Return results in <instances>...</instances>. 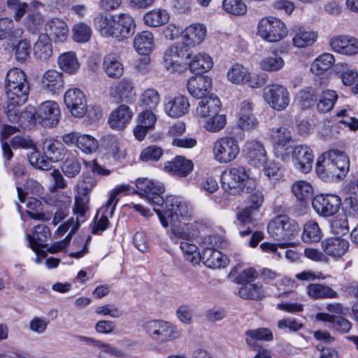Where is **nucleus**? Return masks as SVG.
Here are the masks:
<instances>
[{"label":"nucleus","mask_w":358,"mask_h":358,"mask_svg":"<svg viewBox=\"0 0 358 358\" xmlns=\"http://www.w3.org/2000/svg\"><path fill=\"white\" fill-rule=\"evenodd\" d=\"M17 190L20 201L23 202L26 194H31L38 195L41 194L43 192V187L38 181L29 178L25 181L24 189L20 187H17Z\"/></svg>","instance_id":"nucleus-54"},{"label":"nucleus","mask_w":358,"mask_h":358,"mask_svg":"<svg viewBox=\"0 0 358 358\" xmlns=\"http://www.w3.org/2000/svg\"><path fill=\"white\" fill-rule=\"evenodd\" d=\"M346 215L338 214L333 218L331 223V231L334 235L341 237L349 231L348 221Z\"/></svg>","instance_id":"nucleus-50"},{"label":"nucleus","mask_w":358,"mask_h":358,"mask_svg":"<svg viewBox=\"0 0 358 358\" xmlns=\"http://www.w3.org/2000/svg\"><path fill=\"white\" fill-rule=\"evenodd\" d=\"M4 87L9 106H22L28 100L30 85L22 69L13 68L8 71Z\"/></svg>","instance_id":"nucleus-3"},{"label":"nucleus","mask_w":358,"mask_h":358,"mask_svg":"<svg viewBox=\"0 0 358 358\" xmlns=\"http://www.w3.org/2000/svg\"><path fill=\"white\" fill-rule=\"evenodd\" d=\"M260 68L266 71H277L284 66V60L277 55L266 57L259 62Z\"/></svg>","instance_id":"nucleus-55"},{"label":"nucleus","mask_w":358,"mask_h":358,"mask_svg":"<svg viewBox=\"0 0 358 358\" xmlns=\"http://www.w3.org/2000/svg\"><path fill=\"white\" fill-rule=\"evenodd\" d=\"M213 62L211 57L206 52H200L193 56L188 63L191 72L200 73L211 69Z\"/></svg>","instance_id":"nucleus-37"},{"label":"nucleus","mask_w":358,"mask_h":358,"mask_svg":"<svg viewBox=\"0 0 358 358\" xmlns=\"http://www.w3.org/2000/svg\"><path fill=\"white\" fill-rule=\"evenodd\" d=\"M19 106L6 105L5 113L10 122L17 124L22 129H30L38 124L36 108L28 106L22 111H20L17 109Z\"/></svg>","instance_id":"nucleus-10"},{"label":"nucleus","mask_w":358,"mask_h":358,"mask_svg":"<svg viewBox=\"0 0 358 358\" xmlns=\"http://www.w3.org/2000/svg\"><path fill=\"white\" fill-rule=\"evenodd\" d=\"M263 97L271 108L278 111L285 110L289 103L288 90L283 85L278 84L264 87Z\"/></svg>","instance_id":"nucleus-14"},{"label":"nucleus","mask_w":358,"mask_h":358,"mask_svg":"<svg viewBox=\"0 0 358 358\" xmlns=\"http://www.w3.org/2000/svg\"><path fill=\"white\" fill-rule=\"evenodd\" d=\"M57 63L60 69L69 74L76 73L80 67L78 60L73 52L61 54L57 59Z\"/></svg>","instance_id":"nucleus-41"},{"label":"nucleus","mask_w":358,"mask_h":358,"mask_svg":"<svg viewBox=\"0 0 358 358\" xmlns=\"http://www.w3.org/2000/svg\"><path fill=\"white\" fill-rule=\"evenodd\" d=\"M338 98L336 92L334 90H326L320 96L319 102L317 104V109L320 113H327L330 111Z\"/></svg>","instance_id":"nucleus-47"},{"label":"nucleus","mask_w":358,"mask_h":358,"mask_svg":"<svg viewBox=\"0 0 358 358\" xmlns=\"http://www.w3.org/2000/svg\"><path fill=\"white\" fill-rule=\"evenodd\" d=\"M238 294L245 299L259 300L264 296V292L262 285L249 282L240 287Z\"/></svg>","instance_id":"nucleus-45"},{"label":"nucleus","mask_w":358,"mask_h":358,"mask_svg":"<svg viewBox=\"0 0 358 358\" xmlns=\"http://www.w3.org/2000/svg\"><path fill=\"white\" fill-rule=\"evenodd\" d=\"M269 140L276 157L285 160L289 157L288 145L292 140V134L288 128L285 126L270 128Z\"/></svg>","instance_id":"nucleus-11"},{"label":"nucleus","mask_w":358,"mask_h":358,"mask_svg":"<svg viewBox=\"0 0 358 358\" xmlns=\"http://www.w3.org/2000/svg\"><path fill=\"white\" fill-rule=\"evenodd\" d=\"M115 31L113 38L121 41L131 37L135 32L136 22L129 13L114 15Z\"/></svg>","instance_id":"nucleus-18"},{"label":"nucleus","mask_w":358,"mask_h":358,"mask_svg":"<svg viewBox=\"0 0 358 358\" xmlns=\"http://www.w3.org/2000/svg\"><path fill=\"white\" fill-rule=\"evenodd\" d=\"M87 200L80 196L75 197V203L73 208V213L76 215V220L71 218L67 224L69 228L71 227V232H75L80 227V224L85 220L86 213L88 211Z\"/></svg>","instance_id":"nucleus-31"},{"label":"nucleus","mask_w":358,"mask_h":358,"mask_svg":"<svg viewBox=\"0 0 358 358\" xmlns=\"http://www.w3.org/2000/svg\"><path fill=\"white\" fill-rule=\"evenodd\" d=\"M153 209L158 215L163 227L171 226L169 233L170 238L174 243L182 241L180 247L186 260L192 263L196 262L199 255L198 248L189 241L199 236L198 225L195 222L182 224L180 219L189 214L190 209L187 203L179 196H171L166 199V210L163 213L155 207Z\"/></svg>","instance_id":"nucleus-1"},{"label":"nucleus","mask_w":358,"mask_h":358,"mask_svg":"<svg viewBox=\"0 0 358 358\" xmlns=\"http://www.w3.org/2000/svg\"><path fill=\"white\" fill-rule=\"evenodd\" d=\"M312 206L319 215L328 217L338 211L341 206V199L336 194H321L313 198Z\"/></svg>","instance_id":"nucleus-15"},{"label":"nucleus","mask_w":358,"mask_h":358,"mask_svg":"<svg viewBox=\"0 0 358 358\" xmlns=\"http://www.w3.org/2000/svg\"><path fill=\"white\" fill-rule=\"evenodd\" d=\"M247 154L252 161L262 162L265 158L266 151L263 145L255 141H250L246 143Z\"/></svg>","instance_id":"nucleus-52"},{"label":"nucleus","mask_w":358,"mask_h":358,"mask_svg":"<svg viewBox=\"0 0 358 358\" xmlns=\"http://www.w3.org/2000/svg\"><path fill=\"white\" fill-rule=\"evenodd\" d=\"M136 96L135 85L132 79L123 78L113 82L108 88V97L112 103H129Z\"/></svg>","instance_id":"nucleus-12"},{"label":"nucleus","mask_w":358,"mask_h":358,"mask_svg":"<svg viewBox=\"0 0 358 358\" xmlns=\"http://www.w3.org/2000/svg\"><path fill=\"white\" fill-rule=\"evenodd\" d=\"M71 203V201L69 197H67L64 201H57L55 202V206L57 210L52 220V223L55 225H57L67 217Z\"/></svg>","instance_id":"nucleus-58"},{"label":"nucleus","mask_w":358,"mask_h":358,"mask_svg":"<svg viewBox=\"0 0 358 358\" xmlns=\"http://www.w3.org/2000/svg\"><path fill=\"white\" fill-rule=\"evenodd\" d=\"M13 29V22L11 19L3 17L0 19V40L8 37L20 35L22 31L21 29Z\"/></svg>","instance_id":"nucleus-61"},{"label":"nucleus","mask_w":358,"mask_h":358,"mask_svg":"<svg viewBox=\"0 0 358 358\" xmlns=\"http://www.w3.org/2000/svg\"><path fill=\"white\" fill-rule=\"evenodd\" d=\"M41 86L49 94H59L64 87L63 73L54 69L45 71L41 78Z\"/></svg>","instance_id":"nucleus-19"},{"label":"nucleus","mask_w":358,"mask_h":358,"mask_svg":"<svg viewBox=\"0 0 358 358\" xmlns=\"http://www.w3.org/2000/svg\"><path fill=\"white\" fill-rule=\"evenodd\" d=\"M73 38L78 43H85L90 40L92 35L91 28L85 23L76 24L73 28Z\"/></svg>","instance_id":"nucleus-63"},{"label":"nucleus","mask_w":358,"mask_h":358,"mask_svg":"<svg viewBox=\"0 0 358 358\" xmlns=\"http://www.w3.org/2000/svg\"><path fill=\"white\" fill-rule=\"evenodd\" d=\"M133 113L130 108L125 104H121L110 113L108 124L114 129L122 130L130 122Z\"/></svg>","instance_id":"nucleus-28"},{"label":"nucleus","mask_w":358,"mask_h":358,"mask_svg":"<svg viewBox=\"0 0 358 358\" xmlns=\"http://www.w3.org/2000/svg\"><path fill=\"white\" fill-rule=\"evenodd\" d=\"M77 146L83 152L90 154L97 150L98 141L90 135H79Z\"/></svg>","instance_id":"nucleus-60"},{"label":"nucleus","mask_w":358,"mask_h":358,"mask_svg":"<svg viewBox=\"0 0 358 358\" xmlns=\"http://www.w3.org/2000/svg\"><path fill=\"white\" fill-rule=\"evenodd\" d=\"M190 57L188 50L182 45H171L164 52L166 69L171 72L181 73L187 69V59Z\"/></svg>","instance_id":"nucleus-13"},{"label":"nucleus","mask_w":358,"mask_h":358,"mask_svg":"<svg viewBox=\"0 0 358 358\" xmlns=\"http://www.w3.org/2000/svg\"><path fill=\"white\" fill-rule=\"evenodd\" d=\"M169 19V15L164 9H153L147 12L143 16L144 23L152 27H157L166 24Z\"/></svg>","instance_id":"nucleus-42"},{"label":"nucleus","mask_w":358,"mask_h":358,"mask_svg":"<svg viewBox=\"0 0 358 358\" xmlns=\"http://www.w3.org/2000/svg\"><path fill=\"white\" fill-rule=\"evenodd\" d=\"M36 110L38 124L43 127H54L58 124L60 109L57 102L51 100L43 101Z\"/></svg>","instance_id":"nucleus-16"},{"label":"nucleus","mask_w":358,"mask_h":358,"mask_svg":"<svg viewBox=\"0 0 358 358\" xmlns=\"http://www.w3.org/2000/svg\"><path fill=\"white\" fill-rule=\"evenodd\" d=\"M246 343L250 347H255L256 341H270L273 340V333L268 328H259L246 331Z\"/></svg>","instance_id":"nucleus-46"},{"label":"nucleus","mask_w":358,"mask_h":358,"mask_svg":"<svg viewBox=\"0 0 358 358\" xmlns=\"http://www.w3.org/2000/svg\"><path fill=\"white\" fill-rule=\"evenodd\" d=\"M214 159L219 163L227 164L234 161L240 152L238 140L231 136L217 138L213 145Z\"/></svg>","instance_id":"nucleus-6"},{"label":"nucleus","mask_w":358,"mask_h":358,"mask_svg":"<svg viewBox=\"0 0 358 358\" xmlns=\"http://www.w3.org/2000/svg\"><path fill=\"white\" fill-rule=\"evenodd\" d=\"M136 184L138 189V194L145 197L151 205L160 206L164 203H166V200L164 201L161 195L164 192V185L161 182L147 178H138Z\"/></svg>","instance_id":"nucleus-9"},{"label":"nucleus","mask_w":358,"mask_h":358,"mask_svg":"<svg viewBox=\"0 0 358 358\" xmlns=\"http://www.w3.org/2000/svg\"><path fill=\"white\" fill-rule=\"evenodd\" d=\"M257 33L264 40L275 43L284 38L287 34V30L285 23L278 18L266 17L259 20Z\"/></svg>","instance_id":"nucleus-8"},{"label":"nucleus","mask_w":358,"mask_h":358,"mask_svg":"<svg viewBox=\"0 0 358 358\" xmlns=\"http://www.w3.org/2000/svg\"><path fill=\"white\" fill-rule=\"evenodd\" d=\"M314 155L310 147L306 145H297L293 150L294 167L299 171L307 173L313 166Z\"/></svg>","instance_id":"nucleus-21"},{"label":"nucleus","mask_w":358,"mask_h":358,"mask_svg":"<svg viewBox=\"0 0 358 358\" xmlns=\"http://www.w3.org/2000/svg\"><path fill=\"white\" fill-rule=\"evenodd\" d=\"M103 70L109 78H120L124 73V66L120 56L114 52L105 55L103 60Z\"/></svg>","instance_id":"nucleus-30"},{"label":"nucleus","mask_w":358,"mask_h":358,"mask_svg":"<svg viewBox=\"0 0 358 358\" xmlns=\"http://www.w3.org/2000/svg\"><path fill=\"white\" fill-rule=\"evenodd\" d=\"M350 243L341 237H331L322 241V248L325 254L332 257H341L349 250Z\"/></svg>","instance_id":"nucleus-25"},{"label":"nucleus","mask_w":358,"mask_h":358,"mask_svg":"<svg viewBox=\"0 0 358 358\" xmlns=\"http://www.w3.org/2000/svg\"><path fill=\"white\" fill-rule=\"evenodd\" d=\"M34 57L41 61L49 59L53 53L51 38L48 34H41L33 47Z\"/></svg>","instance_id":"nucleus-32"},{"label":"nucleus","mask_w":358,"mask_h":358,"mask_svg":"<svg viewBox=\"0 0 358 358\" xmlns=\"http://www.w3.org/2000/svg\"><path fill=\"white\" fill-rule=\"evenodd\" d=\"M193 167V162L190 159L177 156L172 161L164 163V169L173 176L184 178L192 171Z\"/></svg>","instance_id":"nucleus-26"},{"label":"nucleus","mask_w":358,"mask_h":358,"mask_svg":"<svg viewBox=\"0 0 358 358\" xmlns=\"http://www.w3.org/2000/svg\"><path fill=\"white\" fill-rule=\"evenodd\" d=\"M320 321L329 322L334 329L341 333H347L351 329V323L341 316L331 315L327 313H320L315 316Z\"/></svg>","instance_id":"nucleus-40"},{"label":"nucleus","mask_w":358,"mask_h":358,"mask_svg":"<svg viewBox=\"0 0 358 358\" xmlns=\"http://www.w3.org/2000/svg\"><path fill=\"white\" fill-rule=\"evenodd\" d=\"M299 230L298 223L285 215L275 216L267 226L268 235L278 241L292 239L298 235Z\"/></svg>","instance_id":"nucleus-5"},{"label":"nucleus","mask_w":358,"mask_h":358,"mask_svg":"<svg viewBox=\"0 0 358 358\" xmlns=\"http://www.w3.org/2000/svg\"><path fill=\"white\" fill-rule=\"evenodd\" d=\"M203 127L210 132H218L222 130L227 124V117L224 115H213L205 119Z\"/></svg>","instance_id":"nucleus-51"},{"label":"nucleus","mask_w":358,"mask_h":358,"mask_svg":"<svg viewBox=\"0 0 358 358\" xmlns=\"http://www.w3.org/2000/svg\"><path fill=\"white\" fill-rule=\"evenodd\" d=\"M148 336L158 343H164L178 339L179 330L173 324L163 320H153L145 324Z\"/></svg>","instance_id":"nucleus-7"},{"label":"nucleus","mask_w":358,"mask_h":358,"mask_svg":"<svg viewBox=\"0 0 358 358\" xmlns=\"http://www.w3.org/2000/svg\"><path fill=\"white\" fill-rule=\"evenodd\" d=\"M50 236L49 228L43 224L36 225L32 231V235H27V240L31 249L38 255L45 257L46 252L43 248H48L44 243L47 238Z\"/></svg>","instance_id":"nucleus-20"},{"label":"nucleus","mask_w":358,"mask_h":358,"mask_svg":"<svg viewBox=\"0 0 358 358\" xmlns=\"http://www.w3.org/2000/svg\"><path fill=\"white\" fill-rule=\"evenodd\" d=\"M43 150L45 157L52 162L62 160L66 152L64 145L55 139H46Z\"/></svg>","instance_id":"nucleus-36"},{"label":"nucleus","mask_w":358,"mask_h":358,"mask_svg":"<svg viewBox=\"0 0 358 358\" xmlns=\"http://www.w3.org/2000/svg\"><path fill=\"white\" fill-rule=\"evenodd\" d=\"M64 101L72 115L82 117L87 113V98L80 89H69L64 94Z\"/></svg>","instance_id":"nucleus-17"},{"label":"nucleus","mask_w":358,"mask_h":358,"mask_svg":"<svg viewBox=\"0 0 358 358\" xmlns=\"http://www.w3.org/2000/svg\"><path fill=\"white\" fill-rule=\"evenodd\" d=\"M322 237V231L316 222L308 221L303 227L302 238L305 242H317Z\"/></svg>","instance_id":"nucleus-49"},{"label":"nucleus","mask_w":358,"mask_h":358,"mask_svg":"<svg viewBox=\"0 0 358 358\" xmlns=\"http://www.w3.org/2000/svg\"><path fill=\"white\" fill-rule=\"evenodd\" d=\"M134 47L139 55L150 54L155 48L152 34L148 31L138 33L134 38Z\"/></svg>","instance_id":"nucleus-34"},{"label":"nucleus","mask_w":358,"mask_h":358,"mask_svg":"<svg viewBox=\"0 0 358 358\" xmlns=\"http://www.w3.org/2000/svg\"><path fill=\"white\" fill-rule=\"evenodd\" d=\"M292 192L298 200L304 201L312 196L313 189L309 182L299 180L293 184Z\"/></svg>","instance_id":"nucleus-53"},{"label":"nucleus","mask_w":358,"mask_h":358,"mask_svg":"<svg viewBox=\"0 0 358 358\" xmlns=\"http://www.w3.org/2000/svg\"><path fill=\"white\" fill-rule=\"evenodd\" d=\"M350 169V159L347 154L338 149L324 152L316 164L315 171L322 180L345 176Z\"/></svg>","instance_id":"nucleus-2"},{"label":"nucleus","mask_w":358,"mask_h":358,"mask_svg":"<svg viewBox=\"0 0 358 358\" xmlns=\"http://www.w3.org/2000/svg\"><path fill=\"white\" fill-rule=\"evenodd\" d=\"M222 8L224 11L234 15H243L247 11V7L242 0H223Z\"/></svg>","instance_id":"nucleus-57"},{"label":"nucleus","mask_w":358,"mask_h":358,"mask_svg":"<svg viewBox=\"0 0 358 358\" xmlns=\"http://www.w3.org/2000/svg\"><path fill=\"white\" fill-rule=\"evenodd\" d=\"M221 101L214 94H209L207 96L201 99L196 110L198 118L206 119L213 115H217L221 109Z\"/></svg>","instance_id":"nucleus-23"},{"label":"nucleus","mask_w":358,"mask_h":358,"mask_svg":"<svg viewBox=\"0 0 358 358\" xmlns=\"http://www.w3.org/2000/svg\"><path fill=\"white\" fill-rule=\"evenodd\" d=\"M212 87V80L210 77L203 75L192 76L187 81L188 92L196 99H203L208 95Z\"/></svg>","instance_id":"nucleus-22"},{"label":"nucleus","mask_w":358,"mask_h":358,"mask_svg":"<svg viewBox=\"0 0 358 358\" xmlns=\"http://www.w3.org/2000/svg\"><path fill=\"white\" fill-rule=\"evenodd\" d=\"M201 258L206 266L209 268H224L229 264V259L224 255L219 250L210 248L203 250Z\"/></svg>","instance_id":"nucleus-33"},{"label":"nucleus","mask_w":358,"mask_h":358,"mask_svg":"<svg viewBox=\"0 0 358 358\" xmlns=\"http://www.w3.org/2000/svg\"><path fill=\"white\" fill-rule=\"evenodd\" d=\"M298 99L303 108H308L317 101V92L313 88L308 87L299 92Z\"/></svg>","instance_id":"nucleus-64"},{"label":"nucleus","mask_w":358,"mask_h":358,"mask_svg":"<svg viewBox=\"0 0 358 358\" xmlns=\"http://www.w3.org/2000/svg\"><path fill=\"white\" fill-rule=\"evenodd\" d=\"M206 30L202 24H191L184 31L183 43L187 46L200 44L205 38Z\"/></svg>","instance_id":"nucleus-35"},{"label":"nucleus","mask_w":358,"mask_h":358,"mask_svg":"<svg viewBox=\"0 0 358 358\" xmlns=\"http://www.w3.org/2000/svg\"><path fill=\"white\" fill-rule=\"evenodd\" d=\"M335 63L334 56L328 52L322 53L310 64V71L317 76L322 75L329 70Z\"/></svg>","instance_id":"nucleus-39"},{"label":"nucleus","mask_w":358,"mask_h":358,"mask_svg":"<svg viewBox=\"0 0 358 358\" xmlns=\"http://www.w3.org/2000/svg\"><path fill=\"white\" fill-rule=\"evenodd\" d=\"M31 48V44L28 41H20L13 48L16 60L20 62H25L30 56Z\"/></svg>","instance_id":"nucleus-62"},{"label":"nucleus","mask_w":358,"mask_h":358,"mask_svg":"<svg viewBox=\"0 0 358 358\" xmlns=\"http://www.w3.org/2000/svg\"><path fill=\"white\" fill-rule=\"evenodd\" d=\"M307 293L310 297L315 299H334L338 296L337 292L330 287L317 283L308 285Z\"/></svg>","instance_id":"nucleus-43"},{"label":"nucleus","mask_w":358,"mask_h":358,"mask_svg":"<svg viewBox=\"0 0 358 358\" xmlns=\"http://www.w3.org/2000/svg\"><path fill=\"white\" fill-rule=\"evenodd\" d=\"M248 76V71L245 67L240 64H236L229 70L227 78L234 84H241L244 83Z\"/></svg>","instance_id":"nucleus-59"},{"label":"nucleus","mask_w":358,"mask_h":358,"mask_svg":"<svg viewBox=\"0 0 358 358\" xmlns=\"http://www.w3.org/2000/svg\"><path fill=\"white\" fill-rule=\"evenodd\" d=\"M222 187L231 195L250 192L257 187L255 178L250 176L249 171L241 166L225 169L221 176Z\"/></svg>","instance_id":"nucleus-4"},{"label":"nucleus","mask_w":358,"mask_h":358,"mask_svg":"<svg viewBox=\"0 0 358 358\" xmlns=\"http://www.w3.org/2000/svg\"><path fill=\"white\" fill-rule=\"evenodd\" d=\"M317 35L314 31H306L299 27L292 38V44L298 48H303L312 45L317 40Z\"/></svg>","instance_id":"nucleus-44"},{"label":"nucleus","mask_w":358,"mask_h":358,"mask_svg":"<svg viewBox=\"0 0 358 358\" xmlns=\"http://www.w3.org/2000/svg\"><path fill=\"white\" fill-rule=\"evenodd\" d=\"M62 170L66 177H76L81 170V164L79 159L73 156L67 157L63 163Z\"/></svg>","instance_id":"nucleus-56"},{"label":"nucleus","mask_w":358,"mask_h":358,"mask_svg":"<svg viewBox=\"0 0 358 358\" xmlns=\"http://www.w3.org/2000/svg\"><path fill=\"white\" fill-rule=\"evenodd\" d=\"M45 29L49 33L50 38L52 37L56 43L64 42L69 36V30L66 22L58 17L47 21Z\"/></svg>","instance_id":"nucleus-29"},{"label":"nucleus","mask_w":358,"mask_h":358,"mask_svg":"<svg viewBox=\"0 0 358 358\" xmlns=\"http://www.w3.org/2000/svg\"><path fill=\"white\" fill-rule=\"evenodd\" d=\"M189 106L188 99L185 96L178 95L165 103L164 110L169 117L179 118L188 113Z\"/></svg>","instance_id":"nucleus-27"},{"label":"nucleus","mask_w":358,"mask_h":358,"mask_svg":"<svg viewBox=\"0 0 358 358\" xmlns=\"http://www.w3.org/2000/svg\"><path fill=\"white\" fill-rule=\"evenodd\" d=\"M114 20V15L99 14L94 20V27L102 36L113 38Z\"/></svg>","instance_id":"nucleus-38"},{"label":"nucleus","mask_w":358,"mask_h":358,"mask_svg":"<svg viewBox=\"0 0 358 358\" xmlns=\"http://www.w3.org/2000/svg\"><path fill=\"white\" fill-rule=\"evenodd\" d=\"M331 49L338 53L353 55L358 53V40L348 36H338L330 40Z\"/></svg>","instance_id":"nucleus-24"},{"label":"nucleus","mask_w":358,"mask_h":358,"mask_svg":"<svg viewBox=\"0 0 358 358\" xmlns=\"http://www.w3.org/2000/svg\"><path fill=\"white\" fill-rule=\"evenodd\" d=\"M160 97L157 91L154 89H147L141 95L140 106L145 109L154 110L159 103Z\"/></svg>","instance_id":"nucleus-48"}]
</instances>
